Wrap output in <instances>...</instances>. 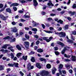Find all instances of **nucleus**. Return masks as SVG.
Segmentation results:
<instances>
[{
  "instance_id": "2eb2a0df",
  "label": "nucleus",
  "mask_w": 76,
  "mask_h": 76,
  "mask_svg": "<svg viewBox=\"0 0 76 76\" xmlns=\"http://www.w3.org/2000/svg\"><path fill=\"white\" fill-rule=\"evenodd\" d=\"M27 70H29V69H30V68L31 67V64L30 63H29L27 64Z\"/></svg>"
},
{
  "instance_id": "b1692460",
  "label": "nucleus",
  "mask_w": 76,
  "mask_h": 76,
  "mask_svg": "<svg viewBox=\"0 0 76 76\" xmlns=\"http://www.w3.org/2000/svg\"><path fill=\"white\" fill-rule=\"evenodd\" d=\"M46 67L47 69H50L51 67V64H48L46 65Z\"/></svg>"
},
{
  "instance_id": "4be33fe9",
  "label": "nucleus",
  "mask_w": 76,
  "mask_h": 76,
  "mask_svg": "<svg viewBox=\"0 0 76 76\" xmlns=\"http://www.w3.org/2000/svg\"><path fill=\"white\" fill-rule=\"evenodd\" d=\"M40 60L41 61H43L44 62H45V63L47 61H46V59L43 58H41L40 59Z\"/></svg>"
},
{
  "instance_id": "6e6d98bb",
  "label": "nucleus",
  "mask_w": 76,
  "mask_h": 76,
  "mask_svg": "<svg viewBox=\"0 0 76 76\" xmlns=\"http://www.w3.org/2000/svg\"><path fill=\"white\" fill-rule=\"evenodd\" d=\"M35 54L34 52H33L32 51H31V52H30V54H31V55H32L33 54Z\"/></svg>"
},
{
  "instance_id": "f3484780",
  "label": "nucleus",
  "mask_w": 76,
  "mask_h": 76,
  "mask_svg": "<svg viewBox=\"0 0 76 76\" xmlns=\"http://www.w3.org/2000/svg\"><path fill=\"white\" fill-rule=\"evenodd\" d=\"M68 13L69 14H71V16H73V15H74L75 14V12H72L71 11H69Z\"/></svg>"
},
{
  "instance_id": "bf43d9fd",
  "label": "nucleus",
  "mask_w": 76,
  "mask_h": 76,
  "mask_svg": "<svg viewBox=\"0 0 76 76\" xmlns=\"http://www.w3.org/2000/svg\"><path fill=\"white\" fill-rule=\"evenodd\" d=\"M42 25L43 29H45V26L44 24H42Z\"/></svg>"
},
{
  "instance_id": "864d4df0",
  "label": "nucleus",
  "mask_w": 76,
  "mask_h": 76,
  "mask_svg": "<svg viewBox=\"0 0 76 76\" xmlns=\"http://www.w3.org/2000/svg\"><path fill=\"white\" fill-rule=\"evenodd\" d=\"M4 9H5V8H3L1 9L0 10V12H3V11H4Z\"/></svg>"
},
{
  "instance_id": "9d476101",
  "label": "nucleus",
  "mask_w": 76,
  "mask_h": 76,
  "mask_svg": "<svg viewBox=\"0 0 76 76\" xmlns=\"http://www.w3.org/2000/svg\"><path fill=\"white\" fill-rule=\"evenodd\" d=\"M49 3H48V6H50L51 5V6H54V4L52 3L51 1H49Z\"/></svg>"
},
{
  "instance_id": "a878e982",
  "label": "nucleus",
  "mask_w": 76,
  "mask_h": 76,
  "mask_svg": "<svg viewBox=\"0 0 76 76\" xmlns=\"http://www.w3.org/2000/svg\"><path fill=\"white\" fill-rule=\"evenodd\" d=\"M0 51H1L2 52H5L6 53H7L8 52V50H4V49H1L0 50Z\"/></svg>"
},
{
  "instance_id": "7ed1b4c3",
  "label": "nucleus",
  "mask_w": 76,
  "mask_h": 76,
  "mask_svg": "<svg viewBox=\"0 0 76 76\" xmlns=\"http://www.w3.org/2000/svg\"><path fill=\"white\" fill-rule=\"evenodd\" d=\"M25 44L24 45L26 47V48L27 49H28L29 48V42H24Z\"/></svg>"
},
{
  "instance_id": "5701e85b",
  "label": "nucleus",
  "mask_w": 76,
  "mask_h": 76,
  "mask_svg": "<svg viewBox=\"0 0 76 76\" xmlns=\"http://www.w3.org/2000/svg\"><path fill=\"white\" fill-rule=\"evenodd\" d=\"M58 44H59V45H61V46H62V47H64V46H65L64 44L60 42H58Z\"/></svg>"
},
{
  "instance_id": "4d7b16f0",
  "label": "nucleus",
  "mask_w": 76,
  "mask_h": 76,
  "mask_svg": "<svg viewBox=\"0 0 76 76\" xmlns=\"http://www.w3.org/2000/svg\"><path fill=\"white\" fill-rule=\"evenodd\" d=\"M7 73H9V72L10 71V70H11L10 69V68H7Z\"/></svg>"
},
{
  "instance_id": "6e6552de",
  "label": "nucleus",
  "mask_w": 76,
  "mask_h": 76,
  "mask_svg": "<svg viewBox=\"0 0 76 76\" xmlns=\"http://www.w3.org/2000/svg\"><path fill=\"white\" fill-rule=\"evenodd\" d=\"M11 32H14L15 33L18 32V29H16V27L14 28L12 30H11Z\"/></svg>"
},
{
  "instance_id": "f03ea898",
  "label": "nucleus",
  "mask_w": 76,
  "mask_h": 76,
  "mask_svg": "<svg viewBox=\"0 0 76 76\" xmlns=\"http://www.w3.org/2000/svg\"><path fill=\"white\" fill-rule=\"evenodd\" d=\"M49 75V72L45 70H43L40 73V75L42 76H47Z\"/></svg>"
},
{
  "instance_id": "72a5a7b5",
  "label": "nucleus",
  "mask_w": 76,
  "mask_h": 76,
  "mask_svg": "<svg viewBox=\"0 0 76 76\" xmlns=\"http://www.w3.org/2000/svg\"><path fill=\"white\" fill-rule=\"evenodd\" d=\"M63 67V64H60L59 66V69H62Z\"/></svg>"
},
{
  "instance_id": "e433bc0d",
  "label": "nucleus",
  "mask_w": 76,
  "mask_h": 76,
  "mask_svg": "<svg viewBox=\"0 0 76 76\" xmlns=\"http://www.w3.org/2000/svg\"><path fill=\"white\" fill-rule=\"evenodd\" d=\"M8 66H10V67H13L14 66V64H10V63H9L8 64Z\"/></svg>"
},
{
  "instance_id": "dca6fc26",
  "label": "nucleus",
  "mask_w": 76,
  "mask_h": 76,
  "mask_svg": "<svg viewBox=\"0 0 76 76\" xmlns=\"http://www.w3.org/2000/svg\"><path fill=\"white\" fill-rule=\"evenodd\" d=\"M18 66H19V64L18 63L14 62V66L15 67H17V68L19 67Z\"/></svg>"
},
{
  "instance_id": "c03bdc74",
  "label": "nucleus",
  "mask_w": 76,
  "mask_h": 76,
  "mask_svg": "<svg viewBox=\"0 0 76 76\" xmlns=\"http://www.w3.org/2000/svg\"><path fill=\"white\" fill-rule=\"evenodd\" d=\"M4 70L3 66L2 65L0 66V70Z\"/></svg>"
},
{
  "instance_id": "ddd939ff",
  "label": "nucleus",
  "mask_w": 76,
  "mask_h": 76,
  "mask_svg": "<svg viewBox=\"0 0 76 76\" xmlns=\"http://www.w3.org/2000/svg\"><path fill=\"white\" fill-rule=\"evenodd\" d=\"M66 50H67V49H66V47L64 48V49L61 51V54H64Z\"/></svg>"
},
{
  "instance_id": "412c9836",
  "label": "nucleus",
  "mask_w": 76,
  "mask_h": 76,
  "mask_svg": "<svg viewBox=\"0 0 76 76\" xmlns=\"http://www.w3.org/2000/svg\"><path fill=\"white\" fill-rule=\"evenodd\" d=\"M27 58H28V56H22V58L25 61H26V60H27Z\"/></svg>"
},
{
  "instance_id": "4c0bfd02",
  "label": "nucleus",
  "mask_w": 76,
  "mask_h": 76,
  "mask_svg": "<svg viewBox=\"0 0 76 76\" xmlns=\"http://www.w3.org/2000/svg\"><path fill=\"white\" fill-rule=\"evenodd\" d=\"M34 23V26H36L37 25H38V23H36V22L34 21L33 20L32 23Z\"/></svg>"
},
{
  "instance_id": "393cba45",
  "label": "nucleus",
  "mask_w": 76,
  "mask_h": 76,
  "mask_svg": "<svg viewBox=\"0 0 76 76\" xmlns=\"http://www.w3.org/2000/svg\"><path fill=\"white\" fill-rule=\"evenodd\" d=\"M57 22L58 23H60V24H63V21L61 20H58L57 21Z\"/></svg>"
},
{
  "instance_id": "13d9d810",
  "label": "nucleus",
  "mask_w": 76,
  "mask_h": 76,
  "mask_svg": "<svg viewBox=\"0 0 76 76\" xmlns=\"http://www.w3.org/2000/svg\"><path fill=\"white\" fill-rule=\"evenodd\" d=\"M18 12L20 13H23V11L20 10L18 11Z\"/></svg>"
},
{
  "instance_id": "8fccbe9b",
  "label": "nucleus",
  "mask_w": 76,
  "mask_h": 76,
  "mask_svg": "<svg viewBox=\"0 0 76 76\" xmlns=\"http://www.w3.org/2000/svg\"><path fill=\"white\" fill-rule=\"evenodd\" d=\"M39 44V40L37 41L36 42V45H38Z\"/></svg>"
},
{
  "instance_id": "20e7f679",
  "label": "nucleus",
  "mask_w": 76,
  "mask_h": 76,
  "mask_svg": "<svg viewBox=\"0 0 76 76\" xmlns=\"http://www.w3.org/2000/svg\"><path fill=\"white\" fill-rule=\"evenodd\" d=\"M0 18L2 19L3 20H7L6 17H4L3 15H0Z\"/></svg>"
},
{
  "instance_id": "1a4fd4ad",
  "label": "nucleus",
  "mask_w": 76,
  "mask_h": 76,
  "mask_svg": "<svg viewBox=\"0 0 76 76\" xmlns=\"http://www.w3.org/2000/svg\"><path fill=\"white\" fill-rule=\"evenodd\" d=\"M12 39V38H11L9 36H7L3 38V39Z\"/></svg>"
},
{
  "instance_id": "9b49d317",
  "label": "nucleus",
  "mask_w": 76,
  "mask_h": 76,
  "mask_svg": "<svg viewBox=\"0 0 76 76\" xmlns=\"http://www.w3.org/2000/svg\"><path fill=\"white\" fill-rule=\"evenodd\" d=\"M53 39V37H51L49 38V39H47L46 41L47 42H50V41H51V39Z\"/></svg>"
},
{
  "instance_id": "c9c22d12",
  "label": "nucleus",
  "mask_w": 76,
  "mask_h": 76,
  "mask_svg": "<svg viewBox=\"0 0 76 76\" xmlns=\"http://www.w3.org/2000/svg\"><path fill=\"white\" fill-rule=\"evenodd\" d=\"M11 39L10 41V42H15L16 41V38H14L13 39Z\"/></svg>"
},
{
  "instance_id": "5fc2aeb1",
  "label": "nucleus",
  "mask_w": 76,
  "mask_h": 76,
  "mask_svg": "<svg viewBox=\"0 0 76 76\" xmlns=\"http://www.w3.org/2000/svg\"><path fill=\"white\" fill-rule=\"evenodd\" d=\"M59 74L60 75H62V72H61V69H59Z\"/></svg>"
},
{
  "instance_id": "bb28decb",
  "label": "nucleus",
  "mask_w": 76,
  "mask_h": 76,
  "mask_svg": "<svg viewBox=\"0 0 76 76\" xmlns=\"http://www.w3.org/2000/svg\"><path fill=\"white\" fill-rule=\"evenodd\" d=\"M54 69H53L52 70V74L53 75H54L56 73V71H57V69H56L55 68H54Z\"/></svg>"
},
{
  "instance_id": "0e129e2a",
  "label": "nucleus",
  "mask_w": 76,
  "mask_h": 76,
  "mask_svg": "<svg viewBox=\"0 0 76 76\" xmlns=\"http://www.w3.org/2000/svg\"><path fill=\"white\" fill-rule=\"evenodd\" d=\"M54 49L55 51H57V50H58V48L57 47H55L54 48Z\"/></svg>"
},
{
  "instance_id": "f257e3e1",
  "label": "nucleus",
  "mask_w": 76,
  "mask_h": 76,
  "mask_svg": "<svg viewBox=\"0 0 76 76\" xmlns=\"http://www.w3.org/2000/svg\"><path fill=\"white\" fill-rule=\"evenodd\" d=\"M55 34L56 35H58L61 38L62 37V38H64L66 37V33L64 32L63 31L58 33V32H56V31H54Z\"/></svg>"
},
{
  "instance_id": "58836bf2",
  "label": "nucleus",
  "mask_w": 76,
  "mask_h": 76,
  "mask_svg": "<svg viewBox=\"0 0 76 76\" xmlns=\"http://www.w3.org/2000/svg\"><path fill=\"white\" fill-rule=\"evenodd\" d=\"M54 53L56 56H58L60 54V53L57 51H55Z\"/></svg>"
},
{
  "instance_id": "a211bd4d",
  "label": "nucleus",
  "mask_w": 76,
  "mask_h": 76,
  "mask_svg": "<svg viewBox=\"0 0 76 76\" xmlns=\"http://www.w3.org/2000/svg\"><path fill=\"white\" fill-rule=\"evenodd\" d=\"M71 58H72V61H76V56H72Z\"/></svg>"
},
{
  "instance_id": "ea45409f",
  "label": "nucleus",
  "mask_w": 76,
  "mask_h": 76,
  "mask_svg": "<svg viewBox=\"0 0 76 76\" xmlns=\"http://www.w3.org/2000/svg\"><path fill=\"white\" fill-rule=\"evenodd\" d=\"M64 56L65 57H66V58H70V56L67 55L66 54H64Z\"/></svg>"
},
{
  "instance_id": "09e8293b",
  "label": "nucleus",
  "mask_w": 76,
  "mask_h": 76,
  "mask_svg": "<svg viewBox=\"0 0 76 76\" xmlns=\"http://www.w3.org/2000/svg\"><path fill=\"white\" fill-rule=\"evenodd\" d=\"M73 9H75L76 8V4H74L72 6Z\"/></svg>"
},
{
  "instance_id": "aec40b11",
  "label": "nucleus",
  "mask_w": 76,
  "mask_h": 76,
  "mask_svg": "<svg viewBox=\"0 0 76 76\" xmlns=\"http://www.w3.org/2000/svg\"><path fill=\"white\" fill-rule=\"evenodd\" d=\"M43 51L44 50L41 48L38 49L37 50V52H38V53H42Z\"/></svg>"
},
{
  "instance_id": "774afa93",
  "label": "nucleus",
  "mask_w": 76,
  "mask_h": 76,
  "mask_svg": "<svg viewBox=\"0 0 76 76\" xmlns=\"http://www.w3.org/2000/svg\"><path fill=\"white\" fill-rule=\"evenodd\" d=\"M25 30H26V31H28V30H29V28L28 27H25Z\"/></svg>"
},
{
  "instance_id": "37998d69",
  "label": "nucleus",
  "mask_w": 76,
  "mask_h": 76,
  "mask_svg": "<svg viewBox=\"0 0 76 76\" xmlns=\"http://www.w3.org/2000/svg\"><path fill=\"white\" fill-rule=\"evenodd\" d=\"M46 26L48 28V27H50V24L49 23H47L45 24Z\"/></svg>"
},
{
  "instance_id": "f8f14e48",
  "label": "nucleus",
  "mask_w": 76,
  "mask_h": 76,
  "mask_svg": "<svg viewBox=\"0 0 76 76\" xmlns=\"http://www.w3.org/2000/svg\"><path fill=\"white\" fill-rule=\"evenodd\" d=\"M7 46H10V45L9 44H5L4 46L2 47V48H4V49H6L7 48Z\"/></svg>"
},
{
  "instance_id": "f704fd0d",
  "label": "nucleus",
  "mask_w": 76,
  "mask_h": 76,
  "mask_svg": "<svg viewBox=\"0 0 76 76\" xmlns=\"http://www.w3.org/2000/svg\"><path fill=\"white\" fill-rule=\"evenodd\" d=\"M44 32H46V33H48V34H50V33H52V32L50 31H47V30H44Z\"/></svg>"
},
{
  "instance_id": "c756f323",
  "label": "nucleus",
  "mask_w": 76,
  "mask_h": 76,
  "mask_svg": "<svg viewBox=\"0 0 76 76\" xmlns=\"http://www.w3.org/2000/svg\"><path fill=\"white\" fill-rule=\"evenodd\" d=\"M19 1L21 3H28V2H27V1H26L24 0H22L21 1H20V0H19Z\"/></svg>"
},
{
  "instance_id": "4468645a",
  "label": "nucleus",
  "mask_w": 76,
  "mask_h": 76,
  "mask_svg": "<svg viewBox=\"0 0 76 76\" xmlns=\"http://www.w3.org/2000/svg\"><path fill=\"white\" fill-rule=\"evenodd\" d=\"M7 12H8L10 13H12V10L10 8H7L6 10Z\"/></svg>"
},
{
  "instance_id": "39448f33",
  "label": "nucleus",
  "mask_w": 76,
  "mask_h": 76,
  "mask_svg": "<svg viewBox=\"0 0 76 76\" xmlns=\"http://www.w3.org/2000/svg\"><path fill=\"white\" fill-rule=\"evenodd\" d=\"M33 4L34 5L35 7H36V6H38V2H37V0H33Z\"/></svg>"
},
{
  "instance_id": "49530a36",
  "label": "nucleus",
  "mask_w": 76,
  "mask_h": 76,
  "mask_svg": "<svg viewBox=\"0 0 76 76\" xmlns=\"http://www.w3.org/2000/svg\"><path fill=\"white\" fill-rule=\"evenodd\" d=\"M33 31H34V32H37V29L36 28H33L32 29Z\"/></svg>"
},
{
  "instance_id": "603ef678",
  "label": "nucleus",
  "mask_w": 76,
  "mask_h": 76,
  "mask_svg": "<svg viewBox=\"0 0 76 76\" xmlns=\"http://www.w3.org/2000/svg\"><path fill=\"white\" fill-rule=\"evenodd\" d=\"M72 34L73 35H76V31H74L72 32Z\"/></svg>"
},
{
  "instance_id": "473e14b6",
  "label": "nucleus",
  "mask_w": 76,
  "mask_h": 76,
  "mask_svg": "<svg viewBox=\"0 0 76 76\" xmlns=\"http://www.w3.org/2000/svg\"><path fill=\"white\" fill-rule=\"evenodd\" d=\"M25 37L26 38V39H29L30 36L29 35H27V34H25Z\"/></svg>"
},
{
  "instance_id": "052dcab7",
  "label": "nucleus",
  "mask_w": 76,
  "mask_h": 76,
  "mask_svg": "<svg viewBox=\"0 0 76 76\" xmlns=\"http://www.w3.org/2000/svg\"><path fill=\"white\" fill-rule=\"evenodd\" d=\"M8 49H9V50H11L12 49V48H13V47L10 46L9 47H8Z\"/></svg>"
},
{
  "instance_id": "2f4dec72",
  "label": "nucleus",
  "mask_w": 76,
  "mask_h": 76,
  "mask_svg": "<svg viewBox=\"0 0 76 76\" xmlns=\"http://www.w3.org/2000/svg\"><path fill=\"white\" fill-rule=\"evenodd\" d=\"M21 55H22V53H18L17 54V57L18 58L19 57H21Z\"/></svg>"
},
{
  "instance_id": "3c124183",
  "label": "nucleus",
  "mask_w": 76,
  "mask_h": 76,
  "mask_svg": "<svg viewBox=\"0 0 76 76\" xmlns=\"http://www.w3.org/2000/svg\"><path fill=\"white\" fill-rule=\"evenodd\" d=\"M13 9L15 12L17 10V8L16 7H13Z\"/></svg>"
},
{
  "instance_id": "680f3d73",
  "label": "nucleus",
  "mask_w": 76,
  "mask_h": 76,
  "mask_svg": "<svg viewBox=\"0 0 76 76\" xmlns=\"http://www.w3.org/2000/svg\"><path fill=\"white\" fill-rule=\"evenodd\" d=\"M50 15L51 16H56V14H54L53 13H52L50 14Z\"/></svg>"
},
{
  "instance_id": "423d86ee",
  "label": "nucleus",
  "mask_w": 76,
  "mask_h": 76,
  "mask_svg": "<svg viewBox=\"0 0 76 76\" xmlns=\"http://www.w3.org/2000/svg\"><path fill=\"white\" fill-rule=\"evenodd\" d=\"M19 6V4L18 3H14L10 5V7H12V6H13V7H15V6Z\"/></svg>"
},
{
  "instance_id": "a19ab883",
  "label": "nucleus",
  "mask_w": 76,
  "mask_h": 76,
  "mask_svg": "<svg viewBox=\"0 0 76 76\" xmlns=\"http://www.w3.org/2000/svg\"><path fill=\"white\" fill-rule=\"evenodd\" d=\"M68 42H69L70 43H73V41L72 40L69 39L68 40Z\"/></svg>"
},
{
  "instance_id": "de8ad7c7",
  "label": "nucleus",
  "mask_w": 76,
  "mask_h": 76,
  "mask_svg": "<svg viewBox=\"0 0 76 76\" xmlns=\"http://www.w3.org/2000/svg\"><path fill=\"white\" fill-rule=\"evenodd\" d=\"M34 68V66H31V67L30 68V69L28 70H31L32 69H33Z\"/></svg>"
},
{
  "instance_id": "cd10ccee",
  "label": "nucleus",
  "mask_w": 76,
  "mask_h": 76,
  "mask_svg": "<svg viewBox=\"0 0 76 76\" xmlns=\"http://www.w3.org/2000/svg\"><path fill=\"white\" fill-rule=\"evenodd\" d=\"M31 61L33 62H35V58L34 57H32L31 59Z\"/></svg>"
},
{
  "instance_id": "6ab92c4d",
  "label": "nucleus",
  "mask_w": 76,
  "mask_h": 76,
  "mask_svg": "<svg viewBox=\"0 0 76 76\" xmlns=\"http://www.w3.org/2000/svg\"><path fill=\"white\" fill-rule=\"evenodd\" d=\"M16 48L17 49H18V50H21L22 49V48L20 47V46L19 45H16Z\"/></svg>"
},
{
  "instance_id": "e2e57ef3",
  "label": "nucleus",
  "mask_w": 76,
  "mask_h": 76,
  "mask_svg": "<svg viewBox=\"0 0 76 76\" xmlns=\"http://www.w3.org/2000/svg\"><path fill=\"white\" fill-rule=\"evenodd\" d=\"M12 24L13 25H16V23L14 21H13L12 22Z\"/></svg>"
},
{
  "instance_id": "69168bd1",
  "label": "nucleus",
  "mask_w": 76,
  "mask_h": 76,
  "mask_svg": "<svg viewBox=\"0 0 76 76\" xmlns=\"http://www.w3.org/2000/svg\"><path fill=\"white\" fill-rule=\"evenodd\" d=\"M62 72L63 74H66V72L65 70H62Z\"/></svg>"
},
{
  "instance_id": "79ce46f5",
  "label": "nucleus",
  "mask_w": 76,
  "mask_h": 76,
  "mask_svg": "<svg viewBox=\"0 0 76 76\" xmlns=\"http://www.w3.org/2000/svg\"><path fill=\"white\" fill-rule=\"evenodd\" d=\"M48 38V37H43L42 38L43 39V40H45V41H46Z\"/></svg>"
},
{
  "instance_id": "c85d7f7f",
  "label": "nucleus",
  "mask_w": 76,
  "mask_h": 76,
  "mask_svg": "<svg viewBox=\"0 0 76 76\" xmlns=\"http://www.w3.org/2000/svg\"><path fill=\"white\" fill-rule=\"evenodd\" d=\"M69 27V25L67 24L65 26L64 28L65 29H68Z\"/></svg>"
},
{
  "instance_id": "a18cd8bd",
  "label": "nucleus",
  "mask_w": 76,
  "mask_h": 76,
  "mask_svg": "<svg viewBox=\"0 0 76 76\" xmlns=\"http://www.w3.org/2000/svg\"><path fill=\"white\" fill-rule=\"evenodd\" d=\"M4 5L2 4H0V9H2Z\"/></svg>"
},
{
  "instance_id": "0eeeda50",
  "label": "nucleus",
  "mask_w": 76,
  "mask_h": 76,
  "mask_svg": "<svg viewBox=\"0 0 76 76\" xmlns=\"http://www.w3.org/2000/svg\"><path fill=\"white\" fill-rule=\"evenodd\" d=\"M36 66L37 67L38 69H41V66L40 65V64L39 63H37L36 64Z\"/></svg>"
},
{
  "instance_id": "338daca9",
  "label": "nucleus",
  "mask_w": 76,
  "mask_h": 76,
  "mask_svg": "<svg viewBox=\"0 0 76 76\" xmlns=\"http://www.w3.org/2000/svg\"><path fill=\"white\" fill-rule=\"evenodd\" d=\"M67 19L68 20H69L70 21L72 20V18H71L70 17H67Z\"/></svg>"
},
{
  "instance_id": "7c9ffc66",
  "label": "nucleus",
  "mask_w": 76,
  "mask_h": 76,
  "mask_svg": "<svg viewBox=\"0 0 76 76\" xmlns=\"http://www.w3.org/2000/svg\"><path fill=\"white\" fill-rule=\"evenodd\" d=\"M10 56H11V58H12V59H13L15 57V56L14 55H13V53H11Z\"/></svg>"
}]
</instances>
